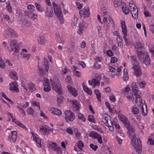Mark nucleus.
<instances>
[{
  "label": "nucleus",
  "mask_w": 154,
  "mask_h": 154,
  "mask_svg": "<svg viewBox=\"0 0 154 154\" xmlns=\"http://www.w3.org/2000/svg\"><path fill=\"white\" fill-rule=\"evenodd\" d=\"M65 118L66 122H72L75 118V115L70 111L67 110L65 112Z\"/></svg>",
  "instance_id": "9"
},
{
  "label": "nucleus",
  "mask_w": 154,
  "mask_h": 154,
  "mask_svg": "<svg viewBox=\"0 0 154 154\" xmlns=\"http://www.w3.org/2000/svg\"><path fill=\"white\" fill-rule=\"evenodd\" d=\"M54 114L57 115H60L61 114V112L60 110L57 109H55L54 111Z\"/></svg>",
  "instance_id": "55"
},
{
  "label": "nucleus",
  "mask_w": 154,
  "mask_h": 154,
  "mask_svg": "<svg viewBox=\"0 0 154 154\" xmlns=\"http://www.w3.org/2000/svg\"><path fill=\"white\" fill-rule=\"evenodd\" d=\"M109 72L111 73V76L114 78L115 76H119L120 75V72H121V68L118 67L116 69L111 66H109Z\"/></svg>",
  "instance_id": "8"
},
{
  "label": "nucleus",
  "mask_w": 154,
  "mask_h": 154,
  "mask_svg": "<svg viewBox=\"0 0 154 154\" xmlns=\"http://www.w3.org/2000/svg\"><path fill=\"white\" fill-rule=\"evenodd\" d=\"M17 73L15 71L10 72L9 75L10 77L13 80H18V77L17 75Z\"/></svg>",
  "instance_id": "28"
},
{
  "label": "nucleus",
  "mask_w": 154,
  "mask_h": 154,
  "mask_svg": "<svg viewBox=\"0 0 154 154\" xmlns=\"http://www.w3.org/2000/svg\"><path fill=\"white\" fill-rule=\"evenodd\" d=\"M17 83L15 81L13 82L10 85V89L11 91H15L18 92L19 89L17 88Z\"/></svg>",
  "instance_id": "25"
},
{
  "label": "nucleus",
  "mask_w": 154,
  "mask_h": 154,
  "mask_svg": "<svg viewBox=\"0 0 154 154\" xmlns=\"http://www.w3.org/2000/svg\"><path fill=\"white\" fill-rule=\"evenodd\" d=\"M131 87L133 91L137 90V85L136 83L135 82H133L132 83L131 85Z\"/></svg>",
  "instance_id": "52"
},
{
  "label": "nucleus",
  "mask_w": 154,
  "mask_h": 154,
  "mask_svg": "<svg viewBox=\"0 0 154 154\" xmlns=\"http://www.w3.org/2000/svg\"><path fill=\"white\" fill-rule=\"evenodd\" d=\"M149 51L153 54L154 53V46L150 45L149 46Z\"/></svg>",
  "instance_id": "58"
},
{
  "label": "nucleus",
  "mask_w": 154,
  "mask_h": 154,
  "mask_svg": "<svg viewBox=\"0 0 154 154\" xmlns=\"http://www.w3.org/2000/svg\"><path fill=\"white\" fill-rule=\"evenodd\" d=\"M116 138L119 142V143L120 144H121L122 143V140L121 138L120 137H119V136L117 135Z\"/></svg>",
  "instance_id": "64"
},
{
  "label": "nucleus",
  "mask_w": 154,
  "mask_h": 154,
  "mask_svg": "<svg viewBox=\"0 0 154 154\" xmlns=\"http://www.w3.org/2000/svg\"><path fill=\"white\" fill-rule=\"evenodd\" d=\"M15 123L17 125L20 126L21 127L24 128L27 131V128L25 127V126L23 124H22L19 121H16L15 122Z\"/></svg>",
  "instance_id": "45"
},
{
  "label": "nucleus",
  "mask_w": 154,
  "mask_h": 154,
  "mask_svg": "<svg viewBox=\"0 0 154 154\" xmlns=\"http://www.w3.org/2000/svg\"><path fill=\"white\" fill-rule=\"evenodd\" d=\"M126 36H124L123 38L125 41L126 44L128 45H130L131 44V42L130 41V39H129L126 38Z\"/></svg>",
  "instance_id": "53"
},
{
  "label": "nucleus",
  "mask_w": 154,
  "mask_h": 154,
  "mask_svg": "<svg viewBox=\"0 0 154 154\" xmlns=\"http://www.w3.org/2000/svg\"><path fill=\"white\" fill-rule=\"evenodd\" d=\"M101 14L102 16H108V15L107 14V9L106 7H103L101 9Z\"/></svg>",
  "instance_id": "35"
},
{
  "label": "nucleus",
  "mask_w": 154,
  "mask_h": 154,
  "mask_svg": "<svg viewBox=\"0 0 154 154\" xmlns=\"http://www.w3.org/2000/svg\"><path fill=\"white\" fill-rule=\"evenodd\" d=\"M134 2L131 1L129 4V8L122 6L121 8L123 12L126 14H128L130 11L132 17L134 19L137 20L138 18V10L137 7L134 4Z\"/></svg>",
  "instance_id": "1"
},
{
  "label": "nucleus",
  "mask_w": 154,
  "mask_h": 154,
  "mask_svg": "<svg viewBox=\"0 0 154 154\" xmlns=\"http://www.w3.org/2000/svg\"><path fill=\"white\" fill-rule=\"evenodd\" d=\"M88 120L90 122L94 123H96L94 116L92 115H89L88 117Z\"/></svg>",
  "instance_id": "39"
},
{
  "label": "nucleus",
  "mask_w": 154,
  "mask_h": 154,
  "mask_svg": "<svg viewBox=\"0 0 154 154\" xmlns=\"http://www.w3.org/2000/svg\"><path fill=\"white\" fill-rule=\"evenodd\" d=\"M52 5L54 7L55 14L57 15L61 23H63L64 22V20L62 11L60 5H57L54 2L53 3Z\"/></svg>",
  "instance_id": "5"
},
{
  "label": "nucleus",
  "mask_w": 154,
  "mask_h": 154,
  "mask_svg": "<svg viewBox=\"0 0 154 154\" xmlns=\"http://www.w3.org/2000/svg\"><path fill=\"white\" fill-rule=\"evenodd\" d=\"M11 134V141L13 142H15L17 138V133L16 131H14L12 132Z\"/></svg>",
  "instance_id": "26"
},
{
  "label": "nucleus",
  "mask_w": 154,
  "mask_h": 154,
  "mask_svg": "<svg viewBox=\"0 0 154 154\" xmlns=\"http://www.w3.org/2000/svg\"><path fill=\"white\" fill-rule=\"evenodd\" d=\"M125 126L128 130L129 136L130 137L131 136H132L133 134L134 133V130L132 128L130 125V122L128 120L127 122H126L124 123Z\"/></svg>",
  "instance_id": "14"
},
{
  "label": "nucleus",
  "mask_w": 154,
  "mask_h": 154,
  "mask_svg": "<svg viewBox=\"0 0 154 154\" xmlns=\"http://www.w3.org/2000/svg\"><path fill=\"white\" fill-rule=\"evenodd\" d=\"M139 109L135 107H133L132 108L131 111L134 114H137L139 112Z\"/></svg>",
  "instance_id": "38"
},
{
  "label": "nucleus",
  "mask_w": 154,
  "mask_h": 154,
  "mask_svg": "<svg viewBox=\"0 0 154 154\" xmlns=\"http://www.w3.org/2000/svg\"><path fill=\"white\" fill-rule=\"evenodd\" d=\"M51 148L56 151L58 154L62 153V150L60 147L58 146L56 143L54 142H52L51 144H50Z\"/></svg>",
  "instance_id": "13"
},
{
  "label": "nucleus",
  "mask_w": 154,
  "mask_h": 154,
  "mask_svg": "<svg viewBox=\"0 0 154 154\" xmlns=\"http://www.w3.org/2000/svg\"><path fill=\"white\" fill-rule=\"evenodd\" d=\"M79 14L81 15H84L85 17H88L89 15V9H83L79 11Z\"/></svg>",
  "instance_id": "19"
},
{
  "label": "nucleus",
  "mask_w": 154,
  "mask_h": 154,
  "mask_svg": "<svg viewBox=\"0 0 154 154\" xmlns=\"http://www.w3.org/2000/svg\"><path fill=\"white\" fill-rule=\"evenodd\" d=\"M96 60V62H97V63H100L101 60H102V58L100 57H97L95 59Z\"/></svg>",
  "instance_id": "60"
},
{
  "label": "nucleus",
  "mask_w": 154,
  "mask_h": 154,
  "mask_svg": "<svg viewBox=\"0 0 154 154\" xmlns=\"http://www.w3.org/2000/svg\"><path fill=\"white\" fill-rule=\"evenodd\" d=\"M6 31L8 32V35L12 37H16L17 36V34L15 31L9 27L6 29Z\"/></svg>",
  "instance_id": "16"
},
{
  "label": "nucleus",
  "mask_w": 154,
  "mask_h": 154,
  "mask_svg": "<svg viewBox=\"0 0 154 154\" xmlns=\"http://www.w3.org/2000/svg\"><path fill=\"white\" fill-rule=\"evenodd\" d=\"M78 118L81 120H82L83 121L85 122V119L84 118L83 115L81 113H78Z\"/></svg>",
  "instance_id": "49"
},
{
  "label": "nucleus",
  "mask_w": 154,
  "mask_h": 154,
  "mask_svg": "<svg viewBox=\"0 0 154 154\" xmlns=\"http://www.w3.org/2000/svg\"><path fill=\"white\" fill-rule=\"evenodd\" d=\"M40 131H42V132H44L45 134H48L49 131L48 130V129L45 127L42 126L40 128Z\"/></svg>",
  "instance_id": "42"
},
{
  "label": "nucleus",
  "mask_w": 154,
  "mask_h": 154,
  "mask_svg": "<svg viewBox=\"0 0 154 154\" xmlns=\"http://www.w3.org/2000/svg\"><path fill=\"white\" fill-rule=\"evenodd\" d=\"M121 27L122 29V32L124 36H127V30L126 26L125 25V21H122L121 22Z\"/></svg>",
  "instance_id": "20"
},
{
  "label": "nucleus",
  "mask_w": 154,
  "mask_h": 154,
  "mask_svg": "<svg viewBox=\"0 0 154 154\" xmlns=\"http://www.w3.org/2000/svg\"><path fill=\"white\" fill-rule=\"evenodd\" d=\"M99 135V134L96 133L94 131H91L89 134V136L92 138L95 139H96L97 137Z\"/></svg>",
  "instance_id": "29"
},
{
  "label": "nucleus",
  "mask_w": 154,
  "mask_h": 154,
  "mask_svg": "<svg viewBox=\"0 0 154 154\" xmlns=\"http://www.w3.org/2000/svg\"><path fill=\"white\" fill-rule=\"evenodd\" d=\"M35 6L37 10L40 12H42L44 10V9L43 7L39 3L35 2Z\"/></svg>",
  "instance_id": "31"
},
{
  "label": "nucleus",
  "mask_w": 154,
  "mask_h": 154,
  "mask_svg": "<svg viewBox=\"0 0 154 154\" xmlns=\"http://www.w3.org/2000/svg\"><path fill=\"white\" fill-rule=\"evenodd\" d=\"M106 54L109 57H111L113 55V53L111 50L107 51Z\"/></svg>",
  "instance_id": "62"
},
{
  "label": "nucleus",
  "mask_w": 154,
  "mask_h": 154,
  "mask_svg": "<svg viewBox=\"0 0 154 154\" xmlns=\"http://www.w3.org/2000/svg\"><path fill=\"white\" fill-rule=\"evenodd\" d=\"M50 83L52 86V89L55 91L57 92L58 94H60L61 91V86L58 79H54L53 82L52 81V79H50Z\"/></svg>",
  "instance_id": "6"
},
{
  "label": "nucleus",
  "mask_w": 154,
  "mask_h": 154,
  "mask_svg": "<svg viewBox=\"0 0 154 154\" xmlns=\"http://www.w3.org/2000/svg\"><path fill=\"white\" fill-rule=\"evenodd\" d=\"M138 84L140 88H143L145 86L146 83L144 81H142L139 80V81L137 83Z\"/></svg>",
  "instance_id": "41"
},
{
  "label": "nucleus",
  "mask_w": 154,
  "mask_h": 154,
  "mask_svg": "<svg viewBox=\"0 0 154 154\" xmlns=\"http://www.w3.org/2000/svg\"><path fill=\"white\" fill-rule=\"evenodd\" d=\"M0 67L2 68H4L5 67L4 61L1 57H0Z\"/></svg>",
  "instance_id": "51"
},
{
  "label": "nucleus",
  "mask_w": 154,
  "mask_h": 154,
  "mask_svg": "<svg viewBox=\"0 0 154 154\" xmlns=\"http://www.w3.org/2000/svg\"><path fill=\"white\" fill-rule=\"evenodd\" d=\"M38 41L39 43L41 45H43L45 42V39L44 37L42 36L39 37Z\"/></svg>",
  "instance_id": "33"
},
{
  "label": "nucleus",
  "mask_w": 154,
  "mask_h": 154,
  "mask_svg": "<svg viewBox=\"0 0 154 154\" xmlns=\"http://www.w3.org/2000/svg\"><path fill=\"white\" fill-rule=\"evenodd\" d=\"M135 48L137 49V51H141L140 50H142L144 48L143 44L140 41H137L136 43Z\"/></svg>",
  "instance_id": "24"
},
{
  "label": "nucleus",
  "mask_w": 154,
  "mask_h": 154,
  "mask_svg": "<svg viewBox=\"0 0 154 154\" xmlns=\"http://www.w3.org/2000/svg\"><path fill=\"white\" fill-rule=\"evenodd\" d=\"M111 24L113 27L114 26V23L113 19L110 17H109V21L105 23L104 25V27H105L106 29L110 28V25Z\"/></svg>",
  "instance_id": "17"
},
{
  "label": "nucleus",
  "mask_w": 154,
  "mask_h": 154,
  "mask_svg": "<svg viewBox=\"0 0 154 154\" xmlns=\"http://www.w3.org/2000/svg\"><path fill=\"white\" fill-rule=\"evenodd\" d=\"M10 45L12 51L16 53L19 52L20 50L19 45L15 40L14 39L11 40L10 42Z\"/></svg>",
  "instance_id": "10"
},
{
  "label": "nucleus",
  "mask_w": 154,
  "mask_h": 154,
  "mask_svg": "<svg viewBox=\"0 0 154 154\" xmlns=\"http://www.w3.org/2000/svg\"><path fill=\"white\" fill-rule=\"evenodd\" d=\"M119 117L120 120L122 121L124 123L127 122L128 120V119L123 115H120Z\"/></svg>",
  "instance_id": "34"
},
{
  "label": "nucleus",
  "mask_w": 154,
  "mask_h": 154,
  "mask_svg": "<svg viewBox=\"0 0 154 154\" xmlns=\"http://www.w3.org/2000/svg\"><path fill=\"white\" fill-rule=\"evenodd\" d=\"M137 55L143 64L147 66L149 65L151 63V60L146 52L143 50L137 52Z\"/></svg>",
  "instance_id": "4"
},
{
  "label": "nucleus",
  "mask_w": 154,
  "mask_h": 154,
  "mask_svg": "<svg viewBox=\"0 0 154 154\" xmlns=\"http://www.w3.org/2000/svg\"><path fill=\"white\" fill-rule=\"evenodd\" d=\"M60 94H59L57 96V101L59 104H61L63 102V97L60 96Z\"/></svg>",
  "instance_id": "40"
},
{
  "label": "nucleus",
  "mask_w": 154,
  "mask_h": 154,
  "mask_svg": "<svg viewBox=\"0 0 154 154\" xmlns=\"http://www.w3.org/2000/svg\"><path fill=\"white\" fill-rule=\"evenodd\" d=\"M134 95H133V98H131L132 101L136 103L138 106H140L141 107V110L143 115L145 116L147 113L146 106V109L145 111L144 110L143 107V104L142 103V99L140 95V91L138 90L133 91Z\"/></svg>",
  "instance_id": "2"
},
{
  "label": "nucleus",
  "mask_w": 154,
  "mask_h": 154,
  "mask_svg": "<svg viewBox=\"0 0 154 154\" xmlns=\"http://www.w3.org/2000/svg\"><path fill=\"white\" fill-rule=\"evenodd\" d=\"M95 93L97 96L98 100L99 101H100L101 95L99 90H95Z\"/></svg>",
  "instance_id": "43"
},
{
  "label": "nucleus",
  "mask_w": 154,
  "mask_h": 154,
  "mask_svg": "<svg viewBox=\"0 0 154 154\" xmlns=\"http://www.w3.org/2000/svg\"><path fill=\"white\" fill-rule=\"evenodd\" d=\"M90 147L94 151H96L98 148L97 146L95 145L92 143L90 144Z\"/></svg>",
  "instance_id": "59"
},
{
  "label": "nucleus",
  "mask_w": 154,
  "mask_h": 154,
  "mask_svg": "<svg viewBox=\"0 0 154 154\" xmlns=\"http://www.w3.org/2000/svg\"><path fill=\"white\" fill-rule=\"evenodd\" d=\"M92 127L94 129L97 130L101 133H103V131L99 126L94 125L92 126Z\"/></svg>",
  "instance_id": "44"
},
{
  "label": "nucleus",
  "mask_w": 154,
  "mask_h": 154,
  "mask_svg": "<svg viewBox=\"0 0 154 154\" xmlns=\"http://www.w3.org/2000/svg\"><path fill=\"white\" fill-rule=\"evenodd\" d=\"M131 63L133 65V66L132 67H134L136 66H139V63L137 60L136 57L135 56H131Z\"/></svg>",
  "instance_id": "22"
},
{
  "label": "nucleus",
  "mask_w": 154,
  "mask_h": 154,
  "mask_svg": "<svg viewBox=\"0 0 154 154\" xmlns=\"http://www.w3.org/2000/svg\"><path fill=\"white\" fill-rule=\"evenodd\" d=\"M22 23L23 25H24L26 26H31L32 24L31 23L28 21L26 19H23L21 20Z\"/></svg>",
  "instance_id": "32"
},
{
  "label": "nucleus",
  "mask_w": 154,
  "mask_h": 154,
  "mask_svg": "<svg viewBox=\"0 0 154 154\" xmlns=\"http://www.w3.org/2000/svg\"><path fill=\"white\" fill-rule=\"evenodd\" d=\"M68 90L70 94L76 97L77 95V91L74 88H73L70 85H68L67 86Z\"/></svg>",
  "instance_id": "23"
},
{
  "label": "nucleus",
  "mask_w": 154,
  "mask_h": 154,
  "mask_svg": "<svg viewBox=\"0 0 154 154\" xmlns=\"http://www.w3.org/2000/svg\"><path fill=\"white\" fill-rule=\"evenodd\" d=\"M31 133L33 138V140L36 143L37 146L39 148L41 147V139L38 138V136L37 134H34L33 132Z\"/></svg>",
  "instance_id": "12"
},
{
  "label": "nucleus",
  "mask_w": 154,
  "mask_h": 154,
  "mask_svg": "<svg viewBox=\"0 0 154 154\" xmlns=\"http://www.w3.org/2000/svg\"><path fill=\"white\" fill-rule=\"evenodd\" d=\"M101 79L100 76L98 74H96L93 79V81L95 85L98 86L100 85V80Z\"/></svg>",
  "instance_id": "21"
},
{
  "label": "nucleus",
  "mask_w": 154,
  "mask_h": 154,
  "mask_svg": "<svg viewBox=\"0 0 154 154\" xmlns=\"http://www.w3.org/2000/svg\"><path fill=\"white\" fill-rule=\"evenodd\" d=\"M122 3L121 0H114V4L115 7L120 5Z\"/></svg>",
  "instance_id": "48"
},
{
  "label": "nucleus",
  "mask_w": 154,
  "mask_h": 154,
  "mask_svg": "<svg viewBox=\"0 0 154 154\" xmlns=\"http://www.w3.org/2000/svg\"><path fill=\"white\" fill-rule=\"evenodd\" d=\"M132 142V146L134 147L136 152L139 154L142 152V145L141 141L139 138H137L134 133L133 134L132 136L130 137Z\"/></svg>",
  "instance_id": "3"
},
{
  "label": "nucleus",
  "mask_w": 154,
  "mask_h": 154,
  "mask_svg": "<svg viewBox=\"0 0 154 154\" xmlns=\"http://www.w3.org/2000/svg\"><path fill=\"white\" fill-rule=\"evenodd\" d=\"M78 147L81 150L82 149V147L84 146V145L82 141H79L78 143Z\"/></svg>",
  "instance_id": "54"
},
{
  "label": "nucleus",
  "mask_w": 154,
  "mask_h": 154,
  "mask_svg": "<svg viewBox=\"0 0 154 154\" xmlns=\"http://www.w3.org/2000/svg\"><path fill=\"white\" fill-rule=\"evenodd\" d=\"M96 139H97L98 142L100 144H101L103 143L102 137L100 134H99V135L97 137Z\"/></svg>",
  "instance_id": "56"
},
{
  "label": "nucleus",
  "mask_w": 154,
  "mask_h": 154,
  "mask_svg": "<svg viewBox=\"0 0 154 154\" xmlns=\"http://www.w3.org/2000/svg\"><path fill=\"white\" fill-rule=\"evenodd\" d=\"M124 74L123 76V78L124 81H127L129 79V77L128 74V72L127 71H125V69L124 71Z\"/></svg>",
  "instance_id": "37"
},
{
  "label": "nucleus",
  "mask_w": 154,
  "mask_h": 154,
  "mask_svg": "<svg viewBox=\"0 0 154 154\" xmlns=\"http://www.w3.org/2000/svg\"><path fill=\"white\" fill-rule=\"evenodd\" d=\"M46 16L48 17H51L54 15L52 8L51 7H48L45 11Z\"/></svg>",
  "instance_id": "18"
},
{
  "label": "nucleus",
  "mask_w": 154,
  "mask_h": 154,
  "mask_svg": "<svg viewBox=\"0 0 154 154\" xmlns=\"http://www.w3.org/2000/svg\"><path fill=\"white\" fill-rule=\"evenodd\" d=\"M132 70H134L135 75L138 77L140 76L142 74V71L139 66H136L134 67H131Z\"/></svg>",
  "instance_id": "15"
},
{
  "label": "nucleus",
  "mask_w": 154,
  "mask_h": 154,
  "mask_svg": "<svg viewBox=\"0 0 154 154\" xmlns=\"http://www.w3.org/2000/svg\"><path fill=\"white\" fill-rule=\"evenodd\" d=\"M27 112L29 114L32 115L33 114L34 111L32 108L30 107L28 109Z\"/></svg>",
  "instance_id": "57"
},
{
  "label": "nucleus",
  "mask_w": 154,
  "mask_h": 154,
  "mask_svg": "<svg viewBox=\"0 0 154 154\" xmlns=\"http://www.w3.org/2000/svg\"><path fill=\"white\" fill-rule=\"evenodd\" d=\"M30 55V54H23V58H26L27 60H28L29 58Z\"/></svg>",
  "instance_id": "63"
},
{
  "label": "nucleus",
  "mask_w": 154,
  "mask_h": 154,
  "mask_svg": "<svg viewBox=\"0 0 154 154\" xmlns=\"http://www.w3.org/2000/svg\"><path fill=\"white\" fill-rule=\"evenodd\" d=\"M44 66L43 68L40 67L38 68L39 74L41 76H44L47 74L49 69V64L48 59L45 57L44 58Z\"/></svg>",
  "instance_id": "7"
},
{
  "label": "nucleus",
  "mask_w": 154,
  "mask_h": 154,
  "mask_svg": "<svg viewBox=\"0 0 154 154\" xmlns=\"http://www.w3.org/2000/svg\"><path fill=\"white\" fill-rule=\"evenodd\" d=\"M44 90L46 92L49 91L51 90V87L48 79L46 78H44Z\"/></svg>",
  "instance_id": "11"
},
{
  "label": "nucleus",
  "mask_w": 154,
  "mask_h": 154,
  "mask_svg": "<svg viewBox=\"0 0 154 154\" xmlns=\"http://www.w3.org/2000/svg\"><path fill=\"white\" fill-rule=\"evenodd\" d=\"M27 8L29 11V12L30 14L33 13L35 11V7L34 5L32 4L28 5Z\"/></svg>",
  "instance_id": "30"
},
{
  "label": "nucleus",
  "mask_w": 154,
  "mask_h": 154,
  "mask_svg": "<svg viewBox=\"0 0 154 154\" xmlns=\"http://www.w3.org/2000/svg\"><path fill=\"white\" fill-rule=\"evenodd\" d=\"M72 103L73 106L74 108L77 110H79L80 108L79 103L76 100H72L71 101Z\"/></svg>",
  "instance_id": "27"
},
{
  "label": "nucleus",
  "mask_w": 154,
  "mask_h": 154,
  "mask_svg": "<svg viewBox=\"0 0 154 154\" xmlns=\"http://www.w3.org/2000/svg\"><path fill=\"white\" fill-rule=\"evenodd\" d=\"M93 67L94 68V69H99L101 67L100 63H97V62H95V63H94Z\"/></svg>",
  "instance_id": "46"
},
{
  "label": "nucleus",
  "mask_w": 154,
  "mask_h": 154,
  "mask_svg": "<svg viewBox=\"0 0 154 154\" xmlns=\"http://www.w3.org/2000/svg\"><path fill=\"white\" fill-rule=\"evenodd\" d=\"M79 29L77 33L79 35H81L83 32L84 26L81 24L79 23Z\"/></svg>",
  "instance_id": "36"
},
{
  "label": "nucleus",
  "mask_w": 154,
  "mask_h": 154,
  "mask_svg": "<svg viewBox=\"0 0 154 154\" xmlns=\"http://www.w3.org/2000/svg\"><path fill=\"white\" fill-rule=\"evenodd\" d=\"M73 72L74 75L78 77H79L81 75V73L80 72L78 71H73Z\"/></svg>",
  "instance_id": "50"
},
{
  "label": "nucleus",
  "mask_w": 154,
  "mask_h": 154,
  "mask_svg": "<svg viewBox=\"0 0 154 154\" xmlns=\"http://www.w3.org/2000/svg\"><path fill=\"white\" fill-rule=\"evenodd\" d=\"M66 131L67 133L71 135H72L73 134L72 129L71 127H67L66 128Z\"/></svg>",
  "instance_id": "47"
},
{
  "label": "nucleus",
  "mask_w": 154,
  "mask_h": 154,
  "mask_svg": "<svg viewBox=\"0 0 154 154\" xmlns=\"http://www.w3.org/2000/svg\"><path fill=\"white\" fill-rule=\"evenodd\" d=\"M34 87V84L32 82L29 83L28 85V88L29 89H32Z\"/></svg>",
  "instance_id": "61"
}]
</instances>
